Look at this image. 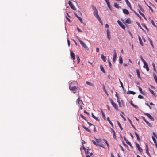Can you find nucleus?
Instances as JSON below:
<instances>
[{"label": "nucleus", "instance_id": "4", "mask_svg": "<svg viewBox=\"0 0 157 157\" xmlns=\"http://www.w3.org/2000/svg\"><path fill=\"white\" fill-rule=\"evenodd\" d=\"M144 63V66H143V67L144 68H146V69L147 71H149V68L148 67V65L147 63H146V62H144L143 63Z\"/></svg>", "mask_w": 157, "mask_h": 157}, {"label": "nucleus", "instance_id": "47", "mask_svg": "<svg viewBox=\"0 0 157 157\" xmlns=\"http://www.w3.org/2000/svg\"><path fill=\"white\" fill-rule=\"evenodd\" d=\"M146 123L147 124V125L150 127H151L152 125L151 124L149 123L147 121V122H146Z\"/></svg>", "mask_w": 157, "mask_h": 157}, {"label": "nucleus", "instance_id": "51", "mask_svg": "<svg viewBox=\"0 0 157 157\" xmlns=\"http://www.w3.org/2000/svg\"><path fill=\"white\" fill-rule=\"evenodd\" d=\"M140 58H141V60L143 61V63H144V62H146L144 60V59H143V57H142V56H140Z\"/></svg>", "mask_w": 157, "mask_h": 157}, {"label": "nucleus", "instance_id": "57", "mask_svg": "<svg viewBox=\"0 0 157 157\" xmlns=\"http://www.w3.org/2000/svg\"><path fill=\"white\" fill-rule=\"evenodd\" d=\"M103 88L104 90V91L106 93H107V92L106 91V89L105 88V86L104 85H103Z\"/></svg>", "mask_w": 157, "mask_h": 157}, {"label": "nucleus", "instance_id": "56", "mask_svg": "<svg viewBox=\"0 0 157 157\" xmlns=\"http://www.w3.org/2000/svg\"><path fill=\"white\" fill-rule=\"evenodd\" d=\"M142 26H143L144 27V28H145L146 29V30H147V31H148V30H148V29L147 28V27H146V26L145 25H142Z\"/></svg>", "mask_w": 157, "mask_h": 157}, {"label": "nucleus", "instance_id": "12", "mask_svg": "<svg viewBox=\"0 0 157 157\" xmlns=\"http://www.w3.org/2000/svg\"><path fill=\"white\" fill-rule=\"evenodd\" d=\"M122 10L123 13L125 14H128L129 13V11L126 9H123Z\"/></svg>", "mask_w": 157, "mask_h": 157}, {"label": "nucleus", "instance_id": "38", "mask_svg": "<svg viewBox=\"0 0 157 157\" xmlns=\"http://www.w3.org/2000/svg\"><path fill=\"white\" fill-rule=\"evenodd\" d=\"M153 76H154V78L155 80V81L157 84V77L156 75H155V74H153Z\"/></svg>", "mask_w": 157, "mask_h": 157}, {"label": "nucleus", "instance_id": "58", "mask_svg": "<svg viewBox=\"0 0 157 157\" xmlns=\"http://www.w3.org/2000/svg\"><path fill=\"white\" fill-rule=\"evenodd\" d=\"M120 116L124 120V121H126V119L121 114H120Z\"/></svg>", "mask_w": 157, "mask_h": 157}, {"label": "nucleus", "instance_id": "50", "mask_svg": "<svg viewBox=\"0 0 157 157\" xmlns=\"http://www.w3.org/2000/svg\"><path fill=\"white\" fill-rule=\"evenodd\" d=\"M138 98L139 99H143V97L141 95H139L138 96Z\"/></svg>", "mask_w": 157, "mask_h": 157}, {"label": "nucleus", "instance_id": "54", "mask_svg": "<svg viewBox=\"0 0 157 157\" xmlns=\"http://www.w3.org/2000/svg\"><path fill=\"white\" fill-rule=\"evenodd\" d=\"M148 39L150 42L151 44H152V41L151 39H150L149 38H148Z\"/></svg>", "mask_w": 157, "mask_h": 157}, {"label": "nucleus", "instance_id": "35", "mask_svg": "<svg viewBox=\"0 0 157 157\" xmlns=\"http://www.w3.org/2000/svg\"><path fill=\"white\" fill-rule=\"evenodd\" d=\"M127 5L128 6V7H131V4L128 0H125Z\"/></svg>", "mask_w": 157, "mask_h": 157}, {"label": "nucleus", "instance_id": "23", "mask_svg": "<svg viewBox=\"0 0 157 157\" xmlns=\"http://www.w3.org/2000/svg\"><path fill=\"white\" fill-rule=\"evenodd\" d=\"M86 83L87 85H89L90 86H94V84H93V83H91L88 81H87L86 82Z\"/></svg>", "mask_w": 157, "mask_h": 157}, {"label": "nucleus", "instance_id": "21", "mask_svg": "<svg viewBox=\"0 0 157 157\" xmlns=\"http://www.w3.org/2000/svg\"><path fill=\"white\" fill-rule=\"evenodd\" d=\"M100 69H101V70L102 71L103 73H105V71L103 66L101 65H100Z\"/></svg>", "mask_w": 157, "mask_h": 157}, {"label": "nucleus", "instance_id": "11", "mask_svg": "<svg viewBox=\"0 0 157 157\" xmlns=\"http://www.w3.org/2000/svg\"><path fill=\"white\" fill-rule=\"evenodd\" d=\"M75 16L79 20L80 22L82 23H83L82 19L80 17H79L76 13H75Z\"/></svg>", "mask_w": 157, "mask_h": 157}, {"label": "nucleus", "instance_id": "9", "mask_svg": "<svg viewBox=\"0 0 157 157\" xmlns=\"http://www.w3.org/2000/svg\"><path fill=\"white\" fill-rule=\"evenodd\" d=\"M117 22L118 23L119 25L122 27L123 29H125V26L119 20H118L117 21Z\"/></svg>", "mask_w": 157, "mask_h": 157}, {"label": "nucleus", "instance_id": "8", "mask_svg": "<svg viewBox=\"0 0 157 157\" xmlns=\"http://www.w3.org/2000/svg\"><path fill=\"white\" fill-rule=\"evenodd\" d=\"M114 54L113 55V60L114 62H115L116 61V59L117 57V54L116 53V51L115 50H114Z\"/></svg>", "mask_w": 157, "mask_h": 157}, {"label": "nucleus", "instance_id": "34", "mask_svg": "<svg viewBox=\"0 0 157 157\" xmlns=\"http://www.w3.org/2000/svg\"><path fill=\"white\" fill-rule=\"evenodd\" d=\"M152 139L153 140L154 142V143H155V145L156 147H157V143L156 142V140H155V138L153 136L152 137Z\"/></svg>", "mask_w": 157, "mask_h": 157}, {"label": "nucleus", "instance_id": "59", "mask_svg": "<svg viewBox=\"0 0 157 157\" xmlns=\"http://www.w3.org/2000/svg\"><path fill=\"white\" fill-rule=\"evenodd\" d=\"M84 113H86V114H87V115H89L90 114L88 112H86L85 110H84Z\"/></svg>", "mask_w": 157, "mask_h": 157}, {"label": "nucleus", "instance_id": "3", "mask_svg": "<svg viewBox=\"0 0 157 157\" xmlns=\"http://www.w3.org/2000/svg\"><path fill=\"white\" fill-rule=\"evenodd\" d=\"M110 102L111 104H112V105L114 107V108L115 109L117 110H118V107L117 105H116V104L111 99H110Z\"/></svg>", "mask_w": 157, "mask_h": 157}, {"label": "nucleus", "instance_id": "49", "mask_svg": "<svg viewBox=\"0 0 157 157\" xmlns=\"http://www.w3.org/2000/svg\"><path fill=\"white\" fill-rule=\"evenodd\" d=\"M120 84H121V87L123 88V89H124V87H123V84L122 82H121V81H120Z\"/></svg>", "mask_w": 157, "mask_h": 157}, {"label": "nucleus", "instance_id": "46", "mask_svg": "<svg viewBox=\"0 0 157 157\" xmlns=\"http://www.w3.org/2000/svg\"><path fill=\"white\" fill-rule=\"evenodd\" d=\"M103 140L105 142V143H106V144L107 145V147H109V144H108V143L107 142V140L105 139H103Z\"/></svg>", "mask_w": 157, "mask_h": 157}, {"label": "nucleus", "instance_id": "16", "mask_svg": "<svg viewBox=\"0 0 157 157\" xmlns=\"http://www.w3.org/2000/svg\"><path fill=\"white\" fill-rule=\"evenodd\" d=\"M136 73L137 74V76L138 78H140V79H141V78L140 76V73L138 69H136Z\"/></svg>", "mask_w": 157, "mask_h": 157}, {"label": "nucleus", "instance_id": "28", "mask_svg": "<svg viewBox=\"0 0 157 157\" xmlns=\"http://www.w3.org/2000/svg\"><path fill=\"white\" fill-rule=\"evenodd\" d=\"M108 63H109V64L110 67L111 68H112V65L110 61V59H109V58H108Z\"/></svg>", "mask_w": 157, "mask_h": 157}, {"label": "nucleus", "instance_id": "42", "mask_svg": "<svg viewBox=\"0 0 157 157\" xmlns=\"http://www.w3.org/2000/svg\"><path fill=\"white\" fill-rule=\"evenodd\" d=\"M92 117L93 118H94V119L96 120L97 121H99V119H98V118L97 117H96L94 115Z\"/></svg>", "mask_w": 157, "mask_h": 157}, {"label": "nucleus", "instance_id": "48", "mask_svg": "<svg viewBox=\"0 0 157 157\" xmlns=\"http://www.w3.org/2000/svg\"><path fill=\"white\" fill-rule=\"evenodd\" d=\"M107 38H108V39L109 40H110V39L111 37H110V36L109 35V33H107Z\"/></svg>", "mask_w": 157, "mask_h": 157}, {"label": "nucleus", "instance_id": "13", "mask_svg": "<svg viewBox=\"0 0 157 157\" xmlns=\"http://www.w3.org/2000/svg\"><path fill=\"white\" fill-rule=\"evenodd\" d=\"M127 94H133L134 95L135 94V93L134 91L129 90L127 91Z\"/></svg>", "mask_w": 157, "mask_h": 157}, {"label": "nucleus", "instance_id": "45", "mask_svg": "<svg viewBox=\"0 0 157 157\" xmlns=\"http://www.w3.org/2000/svg\"><path fill=\"white\" fill-rule=\"evenodd\" d=\"M92 8L94 11L96 10H97V9H96V7L94 6L93 5L92 6Z\"/></svg>", "mask_w": 157, "mask_h": 157}, {"label": "nucleus", "instance_id": "6", "mask_svg": "<svg viewBox=\"0 0 157 157\" xmlns=\"http://www.w3.org/2000/svg\"><path fill=\"white\" fill-rule=\"evenodd\" d=\"M144 114L145 115L147 116L152 121H153L154 120V118L149 113H144Z\"/></svg>", "mask_w": 157, "mask_h": 157}, {"label": "nucleus", "instance_id": "53", "mask_svg": "<svg viewBox=\"0 0 157 157\" xmlns=\"http://www.w3.org/2000/svg\"><path fill=\"white\" fill-rule=\"evenodd\" d=\"M151 23L152 24V25L155 26V27H156V25H155V24L154 23V21L153 20H151Z\"/></svg>", "mask_w": 157, "mask_h": 157}, {"label": "nucleus", "instance_id": "7", "mask_svg": "<svg viewBox=\"0 0 157 157\" xmlns=\"http://www.w3.org/2000/svg\"><path fill=\"white\" fill-rule=\"evenodd\" d=\"M81 45L86 49L88 50L89 48L88 47L86 46L85 44L82 41H81L80 42Z\"/></svg>", "mask_w": 157, "mask_h": 157}, {"label": "nucleus", "instance_id": "55", "mask_svg": "<svg viewBox=\"0 0 157 157\" xmlns=\"http://www.w3.org/2000/svg\"><path fill=\"white\" fill-rule=\"evenodd\" d=\"M92 142L93 143V144H94L96 146H100L99 145H98V144H96V142L92 140Z\"/></svg>", "mask_w": 157, "mask_h": 157}, {"label": "nucleus", "instance_id": "22", "mask_svg": "<svg viewBox=\"0 0 157 157\" xmlns=\"http://www.w3.org/2000/svg\"><path fill=\"white\" fill-rule=\"evenodd\" d=\"M101 58L105 62L106 61V57L102 54L101 55Z\"/></svg>", "mask_w": 157, "mask_h": 157}, {"label": "nucleus", "instance_id": "24", "mask_svg": "<svg viewBox=\"0 0 157 157\" xmlns=\"http://www.w3.org/2000/svg\"><path fill=\"white\" fill-rule=\"evenodd\" d=\"M130 104L132 105L133 107L135 108H137L138 107L136 105H135L133 104L132 102V101H130Z\"/></svg>", "mask_w": 157, "mask_h": 157}, {"label": "nucleus", "instance_id": "33", "mask_svg": "<svg viewBox=\"0 0 157 157\" xmlns=\"http://www.w3.org/2000/svg\"><path fill=\"white\" fill-rule=\"evenodd\" d=\"M101 112L102 116L103 118L104 119H105L106 117L105 115V114L102 110H101Z\"/></svg>", "mask_w": 157, "mask_h": 157}, {"label": "nucleus", "instance_id": "10", "mask_svg": "<svg viewBox=\"0 0 157 157\" xmlns=\"http://www.w3.org/2000/svg\"><path fill=\"white\" fill-rule=\"evenodd\" d=\"M106 4L107 5L108 8L111 10H112L111 5L110 4V2L109 0H105Z\"/></svg>", "mask_w": 157, "mask_h": 157}, {"label": "nucleus", "instance_id": "40", "mask_svg": "<svg viewBox=\"0 0 157 157\" xmlns=\"http://www.w3.org/2000/svg\"><path fill=\"white\" fill-rule=\"evenodd\" d=\"M117 124H118L121 130H123V128H122V126H121V124H120L119 122L118 121H117Z\"/></svg>", "mask_w": 157, "mask_h": 157}, {"label": "nucleus", "instance_id": "44", "mask_svg": "<svg viewBox=\"0 0 157 157\" xmlns=\"http://www.w3.org/2000/svg\"><path fill=\"white\" fill-rule=\"evenodd\" d=\"M152 66L153 67V70H154V71H155V72H156V69H155V64H154V63H152Z\"/></svg>", "mask_w": 157, "mask_h": 157}, {"label": "nucleus", "instance_id": "31", "mask_svg": "<svg viewBox=\"0 0 157 157\" xmlns=\"http://www.w3.org/2000/svg\"><path fill=\"white\" fill-rule=\"evenodd\" d=\"M138 38L139 39V42H140V44L141 45V46H143V42H142V40L141 37L140 36H139Z\"/></svg>", "mask_w": 157, "mask_h": 157}, {"label": "nucleus", "instance_id": "19", "mask_svg": "<svg viewBox=\"0 0 157 157\" xmlns=\"http://www.w3.org/2000/svg\"><path fill=\"white\" fill-rule=\"evenodd\" d=\"M83 148L84 150L85 153L86 155L90 153V152L89 151L90 150L89 149L87 150L86 148Z\"/></svg>", "mask_w": 157, "mask_h": 157}, {"label": "nucleus", "instance_id": "27", "mask_svg": "<svg viewBox=\"0 0 157 157\" xmlns=\"http://www.w3.org/2000/svg\"><path fill=\"white\" fill-rule=\"evenodd\" d=\"M146 153L149 157H151L150 154L149 152L148 148H146Z\"/></svg>", "mask_w": 157, "mask_h": 157}, {"label": "nucleus", "instance_id": "26", "mask_svg": "<svg viewBox=\"0 0 157 157\" xmlns=\"http://www.w3.org/2000/svg\"><path fill=\"white\" fill-rule=\"evenodd\" d=\"M125 22L127 24H130L131 23V21L130 19H128L125 21Z\"/></svg>", "mask_w": 157, "mask_h": 157}, {"label": "nucleus", "instance_id": "32", "mask_svg": "<svg viewBox=\"0 0 157 157\" xmlns=\"http://www.w3.org/2000/svg\"><path fill=\"white\" fill-rule=\"evenodd\" d=\"M77 102L78 104H80L81 103L83 104L82 101V100H80L79 99V98L77 99Z\"/></svg>", "mask_w": 157, "mask_h": 157}, {"label": "nucleus", "instance_id": "15", "mask_svg": "<svg viewBox=\"0 0 157 157\" xmlns=\"http://www.w3.org/2000/svg\"><path fill=\"white\" fill-rule=\"evenodd\" d=\"M70 55L71 57L72 58L73 60L75 59V55L72 52H71Z\"/></svg>", "mask_w": 157, "mask_h": 157}, {"label": "nucleus", "instance_id": "18", "mask_svg": "<svg viewBox=\"0 0 157 157\" xmlns=\"http://www.w3.org/2000/svg\"><path fill=\"white\" fill-rule=\"evenodd\" d=\"M107 120L113 128V123L109 120V117H107Z\"/></svg>", "mask_w": 157, "mask_h": 157}, {"label": "nucleus", "instance_id": "64", "mask_svg": "<svg viewBox=\"0 0 157 157\" xmlns=\"http://www.w3.org/2000/svg\"><path fill=\"white\" fill-rule=\"evenodd\" d=\"M137 24L138 25V26H139V27L141 29H142V28L141 27V26L140 25V24L138 23H137Z\"/></svg>", "mask_w": 157, "mask_h": 157}, {"label": "nucleus", "instance_id": "30", "mask_svg": "<svg viewBox=\"0 0 157 157\" xmlns=\"http://www.w3.org/2000/svg\"><path fill=\"white\" fill-rule=\"evenodd\" d=\"M119 62L121 64H122L123 63V60L121 56H120L119 57Z\"/></svg>", "mask_w": 157, "mask_h": 157}, {"label": "nucleus", "instance_id": "39", "mask_svg": "<svg viewBox=\"0 0 157 157\" xmlns=\"http://www.w3.org/2000/svg\"><path fill=\"white\" fill-rule=\"evenodd\" d=\"M138 5L139 8L140 9V10L142 12H143L144 11V10L142 8L141 6L139 4H138Z\"/></svg>", "mask_w": 157, "mask_h": 157}, {"label": "nucleus", "instance_id": "61", "mask_svg": "<svg viewBox=\"0 0 157 157\" xmlns=\"http://www.w3.org/2000/svg\"><path fill=\"white\" fill-rule=\"evenodd\" d=\"M77 37L80 43L81 41H82L80 39V38L79 37H78V36H77Z\"/></svg>", "mask_w": 157, "mask_h": 157}, {"label": "nucleus", "instance_id": "25", "mask_svg": "<svg viewBox=\"0 0 157 157\" xmlns=\"http://www.w3.org/2000/svg\"><path fill=\"white\" fill-rule=\"evenodd\" d=\"M96 140L98 144H100L102 141L101 139H96Z\"/></svg>", "mask_w": 157, "mask_h": 157}, {"label": "nucleus", "instance_id": "29", "mask_svg": "<svg viewBox=\"0 0 157 157\" xmlns=\"http://www.w3.org/2000/svg\"><path fill=\"white\" fill-rule=\"evenodd\" d=\"M114 6L115 8L119 9L120 8V6H119L117 3H114Z\"/></svg>", "mask_w": 157, "mask_h": 157}, {"label": "nucleus", "instance_id": "60", "mask_svg": "<svg viewBox=\"0 0 157 157\" xmlns=\"http://www.w3.org/2000/svg\"><path fill=\"white\" fill-rule=\"evenodd\" d=\"M138 88L140 91V92L142 91V89L140 86H138Z\"/></svg>", "mask_w": 157, "mask_h": 157}, {"label": "nucleus", "instance_id": "1", "mask_svg": "<svg viewBox=\"0 0 157 157\" xmlns=\"http://www.w3.org/2000/svg\"><path fill=\"white\" fill-rule=\"evenodd\" d=\"M77 83L75 81L72 82L69 84V89L71 91L75 90L77 88Z\"/></svg>", "mask_w": 157, "mask_h": 157}, {"label": "nucleus", "instance_id": "37", "mask_svg": "<svg viewBox=\"0 0 157 157\" xmlns=\"http://www.w3.org/2000/svg\"><path fill=\"white\" fill-rule=\"evenodd\" d=\"M128 120L130 122L131 124V126H132V127L135 129H136L135 127H134V126L133 125L132 123V121H131V120L129 119H128Z\"/></svg>", "mask_w": 157, "mask_h": 157}, {"label": "nucleus", "instance_id": "36", "mask_svg": "<svg viewBox=\"0 0 157 157\" xmlns=\"http://www.w3.org/2000/svg\"><path fill=\"white\" fill-rule=\"evenodd\" d=\"M82 127L83 128L85 129L88 132H90V131L88 128H87L86 127H85L84 126L82 125Z\"/></svg>", "mask_w": 157, "mask_h": 157}, {"label": "nucleus", "instance_id": "62", "mask_svg": "<svg viewBox=\"0 0 157 157\" xmlns=\"http://www.w3.org/2000/svg\"><path fill=\"white\" fill-rule=\"evenodd\" d=\"M117 100V101L118 102V103H120V99H119V97H118Z\"/></svg>", "mask_w": 157, "mask_h": 157}, {"label": "nucleus", "instance_id": "52", "mask_svg": "<svg viewBox=\"0 0 157 157\" xmlns=\"http://www.w3.org/2000/svg\"><path fill=\"white\" fill-rule=\"evenodd\" d=\"M121 102H122L123 106L124 107H125V104L124 102V101L122 100H121Z\"/></svg>", "mask_w": 157, "mask_h": 157}, {"label": "nucleus", "instance_id": "17", "mask_svg": "<svg viewBox=\"0 0 157 157\" xmlns=\"http://www.w3.org/2000/svg\"><path fill=\"white\" fill-rule=\"evenodd\" d=\"M149 91H150V92L153 95H154L155 97H156L157 96L156 94L155 93L154 91H153V90H151V89L150 88H149Z\"/></svg>", "mask_w": 157, "mask_h": 157}, {"label": "nucleus", "instance_id": "43", "mask_svg": "<svg viewBox=\"0 0 157 157\" xmlns=\"http://www.w3.org/2000/svg\"><path fill=\"white\" fill-rule=\"evenodd\" d=\"M80 116L83 119L85 120V121H87V120H86V118L83 115H82V114H80Z\"/></svg>", "mask_w": 157, "mask_h": 157}, {"label": "nucleus", "instance_id": "20", "mask_svg": "<svg viewBox=\"0 0 157 157\" xmlns=\"http://www.w3.org/2000/svg\"><path fill=\"white\" fill-rule=\"evenodd\" d=\"M110 129H111V130L113 132V137L114 138H116V134H115V132L114 131V130L113 129H112V128H111Z\"/></svg>", "mask_w": 157, "mask_h": 157}, {"label": "nucleus", "instance_id": "2", "mask_svg": "<svg viewBox=\"0 0 157 157\" xmlns=\"http://www.w3.org/2000/svg\"><path fill=\"white\" fill-rule=\"evenodd\" d=\"M93 14L96 17L99 22L102 25V21L98 14L97 10L94 11Z\"/></svg>", "mask_w": 157, "mask_h": 157}, {"label": "nucleus", "instance_id": "41", "mask_svg": "<svg viewBox=\"0 0 157 157\" xmlns=\"http://www.w3.org/2000/svg\"><path fill=\"white\" fill-rule=\"evenodd\" d=\"M76 57L77 59V63H79V62L80 61V59L79 57V56L78 55H77L76 56Z\"/></svg>", "mask_w": 157, "mask_h": 157}, {"label": "nucleus", "instance_id": "63", "mask_svg": "<svg viewBox=\"0 0 157 157\" xmlns=\"http://www.w3.org/2000/svg\"><path fill=\"white\" fill-rule=\"evenodd\" d=\"M87 123L88 124H89V126H94V125H93V124H92L91 123L88 122H87Z\"/></svg>", "mask_w": 157, "mask_h": 157}, {"label": "nucleus", "instance_id": "5", "mask_svg": "<svg viewBox=\"0 0 157 157\" xmlns=\"http://www.w3.org/2000/svg\"><path fill=\"white\" fill-rule=\"evenodd\" d=\"M68 4L70 6V7L73 10H76V8L73 5L71 1H69L68 2Z\"/></svg>", "mask_w": 157, "mask_h": 157}, {"label": "nucleus", "instance_id": "14", "mask_svg": "<svg viewBox=\"0 0 157 157\" xmlns=\"http://www.w3.org/2000/svg\"><path fill=\"white\" fill-rule=\"evenodd\" d=\"M124 140L126 141V142L128 145H129L131 147H132V146L131 145V144L130 142L128 141L126 139V138L125 137H124Z\"/></svg>", "mask_w": 157, "mask_h": 157}]
</instances>
